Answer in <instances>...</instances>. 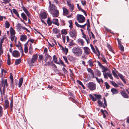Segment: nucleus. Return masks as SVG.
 <instances>
[{
	"mask_svg": "<svg viewBox=\"0 0 129 129\" xmlns=\"http://www.w3.org/2000/svg\"><path fill=\"white\" fill-rule=\"evenodd\" d=\"M49 4H50V11L51 13H52L53 17H57L59 15V11L57 10V8L55 5L53 4H51V2L49 1Z\"/></svg>",
	"mask_w": 129,
	"mask_h": 129,
	"instance_id": "nucleus-1",
	"label": "nucleus"
},
{
	"mask_svg": "<svg viewBox=\"0 0 129 129\" xmlns=\"http://www.w3.org/2000/svg\"><path fill=\"white\" fill-rule=\"evenodd\" d=\"M72 51L74 54L78 56H81L82 53V50L78 47H74L72 49Z\"/></svg>",
	"mask_w": 129,
	"mask_h": 129,
	"instance_id": "nucleus-2",
	"label": "nucleus"
},
{
	"mask_svg": "<svg viewBox=\"0 0 129 129\" xmlns=\"http://www.w3.org/2000/svg\"><path fill=\"white\" fill-rule=\"evenodd\" d=\"M93 95L95 97V98L91 94H90L89 95V96L90 98L93 102L96 101L97 99H98V100H100V99L102 98L101 95L100 94H94Z\"/></svg>",
	"mask_w": 129,
	"mask_h": 129,
	"instance_id": "nucleus-3",
	"label": "nucleus"
},
{
	"mask_svg": "<svg viewBox=\"0 0 129 129\" xmlns=\"http://www.w3.org/2000/svg\"><path fill=\"white\" fill-rule=\"evenodd\" d=\"M1 83L2 87L3 86V93H4L5 91L6 87L8 86L7 80L6 79L4 80L3 79H2Z\"/></svg>",
	"mask_w": 129,
	"mask_h": 129,
	"instance_id": "nucleus-4",
	"label": "nucleus"
},
{
	"mask_svg": "<svg viewBox=\"0 0 129 129\" xmlns=\"http://www.w3.org/2000/svg\"><path fill=\"white\" fill-rule=\"evenodd\" d=\"M87 86L91 90H94L96 89V84L93 82H89L87 84Z\"/></svg>",
	"mask_w": 129,
	"mask_h": 129,
	"instance_id": "nucleus-5",
	"label": "nucleus"
},
{
	"mask_svg": "<svg viewBox=\"0 0 129 129\" xmlns=\"http://www.w3.org/2000/svg\"><path fill=\"white\" fill-rule=\"evenodd\" d=\"M77 18V20L80 23H83L85 20V18L81 15H78Z\"/></svg>",
	"mask_w": 129,
	"mask_h": 129,
	"instance_id": "nucleus-6",
	"label": "nucleus"
},
{
	"mask_svg": "<svg viewBox=\"0 0 129 129\" xmlns=\"http://www.w3.org/2000/svg\"><path fill=\"white\" fill-rule=\"evenodd\" d=\"M69 34L70 36L73 38L75 39H74L75 40L76 36V31L75 29H73L70 31Z\"/></svg>",
	"mask_w": 129,
	"mask_h": 129,
	"instance_id": "nucleus-7",
	"label": "nucleus"
},
{
	"mask_svg": "<svg viewBox=\"0 0 129 129\" xmlns=\"http://www.w3.org/2000/svg\"><path fill=\"white\" fill-rule=\"evenodd\" d=\"M67 1V3L68 5V6L69 7L70 10L71 11H72L74 8V5L70 2V1Z\"/></svg>",
	"mask_w": 129,
	"mask_h": 129,
	"instance_id": "nucleus-8",
	"label": "nucleus"
},
{
	"mask_svg": "<svg viewBox=\"0 0 129 129\" xmlns=\"http://www.w3.org/2000/svg\"><path fill=\"white\" fill-rule=\"evenodd\" d=\"M47 49L46 48H45L44 50V53L45 54V59H44V61H45V62H46L47 61L48 58V55L47 53Z\"/></svg>",
	"mask_w": 129,
	"mask_h": 129,
	"instance_id": "nucleus-9",
	"label": "nucleus"
},
{
	"mask_svg": "<svg viewBox=\"0 0 129 129\" xmlns=\"http://www.w3.org/2000/svg\"><path fill=\"white\" fill-rule=\"evenodd\" d=\"M38 56L37 54L33 56V57L31 58V61H29L31 63H34L37 59Z\"/></svg>",
	"mask_w": 129,
	"mask_h": 129,
	"instance_id": "nucleus-10",
	"label": "nucleus"
},
{
	"mask_svg": "<svg viewBox=\"0 0 129 129\" xmlns=\"http://www.w3.org/2000/svg\"><path fill=\"white\" fill-rule=\"evenodd\" d=\"M47 17L46 14L45 12H41L40 15V17L41 19H45Z\"/></svg>",
	"mask_w": 129,
	"mask_h": 129,
	"instance_id": "nucleus-11",
	"label": "nucleus"
},
{
	"mask_svg": "<svg viewBox=\"0 0 129 129\" xmlns=\"http://www.w3.org/2000/svg\"><path fill=\"white\" fill-rule=\"evenodd\" d=\"M120 93L121 94L122 96L125 98H128V95L126 93V92L123 91H121L120 92Z\"/></svg>",
	"mask_w": 129,
	"mask_h": 129,
	"instance_id": "nucleus-12",
	"label": "nucleus"
},
{
	"mask_svg": "<svg viewBox=\"0 0 129 129\" xmlns=\"http://www.w3.org/2000/svg\"><path fill=\"white\" fill-rule=\"evenodd\" d=\"M12 54L13 56L15 57H18L19 55V52L16 50L13 51Z\"/></svg>",
	"mask_w": 129,
	"mask_h": 129,
	"instance_id": "nucleus-13",
	"label": "nucleus"
},
{
	"mask_svg": "<svg viewBox=\"0 0 129 129\" xmlns=\"http://www.w3.org/2000/svg\"><path fill=\"white\" fill-rule=\"evenodd\" d=\"M84 52L86 54L88 55L90 52V50L87 47H84Z\"/></svg>",
	"mask_w": 129,
	"mask_h": 129,
	"instance_id": "nucleus-14",
	"label": "nucleus"
},
{
	"mask_svg": "<svg viewBox=\"0 0 129 129\" xmlns=\"http://www.w3.org/2000/svg\"><path fill=\"white\" fill-rule=\"evenodd\" d=\"M118 75L124 83H126V82L124 77V76L121 74L120 73H118Z\"/></svg>",
	"mask_w": 129,
	"mask_h": 129,
	"instance_id": "nucleus-15",
	"label": "nucleus"
},
{
	"mask_svg": "<svg viewBox=\"0 0 129 129\" xmlns=\"http://www.w3.org/2000/svg\"><path fill=\"white\" fill-rule=\"evenodd\" d=\"M27 39V36L25 35H21L20 37V40L22 41H25Z\"/></svg>",
	"mask_w": 129,
	"mask_h": 129,
	"instance_id": "nucleus-16",
	"label": "nucleus"
},
{
	"mask_svg": "<svg viewBox=\"0 0 129 129\" xmlns=\"http://www.w3.org/2000/svg\"><path fill=\"white\" fill-rule=\"evenodd\" d=\"M23 9L28 17L29 18L30 16V14L28 10L24 7H23Z\"/></svg>",
	"mask_w": 129,
	"mask_h": 129,
	"instance_id": "nucleus-17",
	"label": "nucleus"
},
{
	"mask_svg": "<svg viewBox=\"0 0 129 129\" xmlns=\"http://www.w3.org/2000/svg\"><path fill=\"white\" fill-rule=\"evenodd\" d=\"M52 22L53 24L57 26H58L59 25L58 20L57 19H53L52 21Z\"/></svg>",
	"mask_w": 129,
	"mask_h": 129,
	"instance_id": "nucleus-18",
	"label": "nucleus"
},
{
	"mask_svg": "<svg viewBox=\"0 0 129 129\" xmlns=\"http://www.w3.org/2000/svg\"><path fill=\"white\" fill-rule=\"evenodd\" d=\"M111 91L113 94H116L118 93V90L114 88H113L111 89Z\"/></svg>",
	"mask_w": 129,
	"mask_h": 129,
	"instance_id": "nucleus-19",
	"label": "nucleus"
},
{
	"mask_svg": "<svg viewBox=\"0 0 129 129\" xmlns=\"http://www.w3.org/2000/svg\"><path fill=\"white\" fill-rule=\"evenodd\" d=\"M21 15L24 20L26 21H27V17L24 13H22L21 14Z\"/></svg>",
	"mask_w": 129,
	"mask_h": 129,
	"instance_id": "nucleus-20",
	"label": "nucleus"
},
{
	"mask_svg": "<svg viewBox=\"0 0 129 129\" xmlns=\"http://www.w3.org/2000/svg\"><path fill=\"white\" fill-rule=\"evenodd\" d=\"M95 72L96 75L100 77L101 76V72L98 69H96Z\"/></svg>",
	"mask_w": 129,
	"mask_h": 129,
	"instance_id": "nucleus-21",
	"label": "nucleus"
},
{
	"mask_svg": "<svg viewBox=\"0 0 129 129\" xmlns=\"http://www.w3.org/2000/svg\"><path fill=\"white\" fill-rule=\"evenodd\" d=\"M10 31L11 35H14L15 34V30L11 27L10 28Z\"/></svg>",
	"mask_w": 129,
	"mask_h": 129,
	"instance_id": "nucleus-22",
	"label": "nucleus"
},
{
	"mask_svg": "<svg viewBox=\"0 0 129 129\" xmlns=\"http://www.w3.org/2000/svg\"><path fill=\"white\" fill-rule=\"evenodd\" d=\"M53 59L55 63L58 64H60L59 62H57V58L55 55H54L53 56Z\"/></svg>",
	"mask_w": 129,
	"mask_h": 129,
	"instance_id": "nucleus-23",
	"label": "nucleus"
},
{
	"mask_svg": "<svg viewBox=\"0 0 129 129\" xmlns=\"http://www.w3.org/2000/svg\"><path fill=\"white\" fill-rule=\"evenodd\" d=\"M63 13L64 14L68 15V10L66 8L63 7Z\"/></svg>",
	"mask_w": 129,
	"mask_h": 129,
	"instance_id": "nucleus-24",
	"label": "nucleus"
},
{
	"mask_svg": "<svg viewBox=\"0 0 129 129\" xmlns=\"http://www.w3.org/2000/svg\"><path fill=\"white\" fill-rule=\"evenodd\" d=\"M5 107L6 109H7L9 106V102L8 100H6L5 101Z\"/></svg>",
	"mask_w": 129,
	"mask_h": 129,
	"instance_id": "nucleus-25",
	"label": "nucleus"
},
{
	"mask_svg": "<svg viewBox=\"0 0 129 129\" xmlns=\"http://www.w3.org/2000/svg\"><path fill=\"white\" fill-rule=\"evenodd\" d=\"M21 58H20L19 59H16L15 60V64L16 65H17L19 64L21 62Z\"/></svg>",
	"mask_w": 129,
	"mask_h": 129,
	"instance_id": "nucleus-26",
	"label": "nucleus"
},
{
	"mask_svg": "<svg viewBox=\"0 0 129 129\" xmlns=\"http://www.w3.org/2000/svg\"><path fill=\"white\" fill-rule=\"evenodd\" d=\"M68 59L71 61L74 60H75V58L72 56H69L68 57Z\"/></svg>",
	"mask_w": 129,
	"mask_h": 129,
	"instance_id": "nucleus-27",
	"label": "nucleus"
},
{
	"mask_svg": "<svg viewBox=\"0 0 129 129\" xmlns=\"http://www.w3.org/2000/svg\"><path fill=\"white\" fill-rule=\"evenodd\" d=\"M112 73L113 75L115 78L118 79H119V78L118 76L114 70L112 71Z\"/></svg>",
	"mask_w": 129,
	"mask_h": 129,
	"instance_id": "nucleus-28",
	"label": "nucleus"
},
{
	"mask_svg": "<svg viewBox=\"0 0 129 129\" xmlns=\"http://www.w3.org/2000/svg\"><path fill=\"white\" fill-rule=\"evenodd\" d=\"M88 63L90 66H93V63L91 59H89L87 62Z\"/></svg>",
	"mask_w": 129,
	"mask_h": 129,
	"instance_id": "nucleus-29",
	"label": "nucleus"
},
{
	"mask_svg": "<svg viewBox=\"0 0 129 129\" xmlns=\"http://www.w3.org/2000/svg\"><path fill=\"white\" fill-rule=\"evenodd\" d=\"M97 103L98 104L99 106L101 107H103V104L102 102H101L100 100H98Z\"/></svg>",
	"mask_w": 129,
	"mask_h": 129,
	"instance_id": "nucleus-30",
	"label": "nucleus"
},
{
	"mask_svg": "<svg viewBox=\"0 0 129 129\" xmlns=\"http://www.w3.org/2000/svg\"><path fill=\"white\" fill-rule=\"evenodd\" d=\"M12 11L13 13L16 14L17 17L19 18V16L18 14V13L17 11L15 9H13L12 10Z\"/></svg>",
	"mask_w": 129,
	"mask_h": 129,
	"instance_id": "nucleus-31",
	"label": "nucleus"
},
{
	"mask_svg": "<svg viewBox=\"0 0 129 129\" xmlns=\"http://www.w3.org/2000/svg\"><path fill=\"white\" fill-rule=\"evenodd\" d=\"M23 81V79L22 78H21L19 80V82L18 84V87H20Z\"/></svg>",
	"mask_w": 129,
	"mask_h": 129,
	"instance_id": "nucleus-32",
	"label": "nucleus"
},
{
	"mask_svg": "<svg viewBox=\"0 0 129 129\" xmlns=\"http://www.w3.org/2000/svg\"><path fill=\"white\" fill-rule=\"evenodd\" d=\"M101 68L102 69V72L103 73L106 72V71L108 70L107 68L106 67H105L104 66H102V67Z\"/></svg>",
	"mask_w": 129,
	"mask_h": 129,
	"instance_id": "nucleus-33",
	"label": "nucleus"
},
{
	"mask_svg": "<svg viewBox=\"0 0 129 129\" xmlns=\"http://www.w3.org/2000/svg\"><path fill=\"white\" fill-rule=\"evenodd\" d=\"M95 78L97 81L99 83H100L101 82H102V83H103L104 81L102 79H99L97 77H95Z\"/></svg>",
	"mask_w": 129,
	"mask_h": 129,
	"instance_id": "nucleus-34",
	"label": "nucleus"
},
{
	"mask_svg": "<svg viewBox=\"0 0 129 129\" xmlns=\"http://www.w3.org/2000/svg\"><path fill=\"white\" fill-rule=\"evenodd\" d=\"M101 55L102 56L101 58L102 61L103 62H104V63H106L107 61L105 58V56L102 55Z\"/></svg>",
	"mask_w": 129,
	"mask_h": 129,
	"instance_id": "nucleus-35",
	"label": "nucleus"
},
{
	"mask_svg": "<svg viewBox=\"0 0 129 129\" xmlns=\"http://www.w3.org/2000/svg\"><path fill=\"white\" fill-rule=\"evenodd\" d=\"M3 113V108L0 105V117L2 116Z\"/></svg>",
	"mask_w": 129,
	"mask_h": 129,
	"instance_id": "nucleus-36",
	"label": "nucleus"
},
{
	"mask_svg": "<svg viewBox=\"0 0 129 129\" xmlns=\"http://www.w3.org/2000/svg\"><path fill=\"white\" fill-rule=\"evenodd\" d=\"M112 84L115 87H118L119 86L118 85L114 82L112 81L111 82Z\"/></svg>",
	"mask_w": 129,
	"mask_h": 129,
	"instance_id": "nucleus-37",
	"label": "nucleus"
},
{
	"mask_svg": "<svg viewBox=\"0 0 129 129\" xmlns=\"http://www.w3.org/2000/svg\"><path fill=\"white\" fill-rule=\"evenodd\" d=\"M10 26L9 23L7 21L5 22V27L7 28H8Z\"/></svg>",
	"mask_w": 129,
	"mask_h": 129,
	"instance_id": "nucleus-38",
	"label": "nucleus"
},
{
	"mask_svg": "<svg viewBox=\"0 0 129 129\" xmlns=\"http://www.w3.org/2000/svg\"><path fill=\"white\" fill-rule=\"evenodd\" d=\"M53 31L55 34H56L59 33V30H58L57 28H55L53 29Z\"/></svg>",
	"mask_w": 129,
	"mask_h": 129,
	"instance_id": "nucleus-39",
	"label": "nucleus"
},
{
	"mask_svg": "<svg viewBox=\"0 0 129 129\" xmlns=\"http://www.w3.org/2000/svg\"><path fill=\"white\" fill-rule=\"evenodd\" d=\"M118 47L120 49L121 51H123L124 50V48L123 46L122 45H120L118 46Z\"/></svg>",
	"mask_w": 129,
	"mask_h": 129,
	"instance_id": "nucleus-40",
	"label": "nucleus"
},
{
	"mask_svg": "<svg viewBox=\"0 0 129 129\" xmlns=\"http://www.w3.org/2000/svg\"><path fill=\"white\" fill-rule=\"evenodd\" d=\"M105 86H106V88L107 89H109V88L110 87V86L109 85V84L107 82H106L105 83Z\"/></svg>",
	"mask_w": 129,
	"mask_h": 129,
	"instance_id": "nucleus-41",
	"label": "nucleus"
},
{
	"mask_svg": "<svg viewBox=\"0 0 129 129\" xmlns=\"http://www.w3.org/2000/svg\"><path fill=\"white\" fill-rule=\"evenodd\" d=\"M77 7L78 9L79 10L81 11H84V10L81 8L80 7L79 4H77Z\"/></svg>",
	"mask_w": 129,
	"mask_h": 129,
	"instance_id": "nucleus-42",
	"label": "nucleus"
},
{
	"mask_svg": "<svg viewBox=\"0 0 129 129\" xmlns=\"http://www.w3.org/2000/svg\"><path fill=\"white\" fill-rule=\"evenodd\" d=\"M61 34H64L66 35L67 34V32L66 29H63L61 31Z\"/></svg>",
	"mask_w": 129,
	"mask_h": 129,
	"instance_id": "nucleus-43",
	"label": "nucleus"
},
{
	"mask_svg": "<svg viewBox=\"0 0 129 129\" xmlns=\"http://www.w3.org/2000/svg\"><path fill=\"white\" fill-rule=\"evenodd\" d=\"M104 78L106 79H107L108 77V73H107L106 72H104L103 73Z\"/></svg>",
	"mask_w": 129,
	"mask_h": 129,
	"instance_id": "nucleus-44",
	"label": "nucleus"
},
{
	"mask_svg": "<svg viewBox=\"0 0 129 129\" xmlns=\"http://www.w3.org/2000/svg\"><path fill=\"white\" fill-rule=\"evenodd\" d=\"M82 34L83 36V37L86 40L87 43L88 44V41L86 38V35L85 34H83V33H82Z\"/></svg>",
	"mask_w": 129,
	"mask_h": 129,
	"instance_id": "nucleus-45",
	"label": "nucleus"
},
{
	"mask_svg": "<svg viewBox=\"0 0 129 129\" xmlns=\"http://www.w3.org/2000/svg\"><path fill=\"white\" fill-rule=\"evenodd\" d=\"M63 57L64 59L65 62L66 63H68V61L67 57L66 56H63Z\"/></svg>",
	"mask_w": 129,
	"mask_h": 129,
	"instance_id": "nucleus-46",
	"label": "nucleus"
},
{
	"mask_svg": "<svg viewBox=\"0 0 129 129\" xmlns=\"http://www.w3.org/2000/svg\"><path fill=\"white\" fill-rule=\"evenodd\" d=\"M78 41L81 43L82 45L84 43V41L82 39H79L78 40Z\"/></svg>",
	"mask_w": 129,
	"mask_h": 129,
	"instance_id": "nucleus-47",
	"label": "nucleus"
},
{
	"mask_svg": "<svg viewBox=\"0 0 129 129\" xmlns=\"http://www.w3.org/2000/svg\"><path fill=\"white\" fill-rule=\"evenodd\" d=\"M9 1H3V2H1V3L3 5H4V4H6L7 3H8L9 2Z\"/></svg>",
	"mask_w": 129,
	"mask_h": 129,
	"instance_id": "nucleus-48",
	"label": "nucleus"
},
{
	"mask_svg": "<svg viewBox=\"0 0 129 129\" xmlns=\"http://www.w3.org/2000/svg\"><path fill=\"white\" fill-rule=\"evenodd\" d=\"M108 76L110 78V79L112 80L113 79V78L112 76V74L111 73H108Z\"/></svg>",
	"mask_w": 129,
	"mask_h": 129,
	"instance_id": "nucleus-49",
	"label": "nucleus"
},
{
	"mask_svg": "<svg viewBox=\"0 0 129 129\" xmlns=\"http://www.w3.org/2000/svg\"><path fill=\"white\" fill-rule=\"evenodd\" d=\"M62 70L63 71L64 73V74H66L68 73V72L63 67L62 68Z\"/></svg>",
	"mask_w": 129,
	"mask_h": 129,
	"instance_id": "nucleus-50",
	"label": "nucleus"
},
{
	"mask_svg": "<svg viewBox=\"0 0 129 129\" xmlns=\"http://www.w3.org/2000/svg\"><path fill=\"white\" fill-rule=\"evenodd\" d=\"M10 78L11 80L12 83L13 81V78L12 74L11 73L10 74Z\"/></svg>",
	"mask_w": 129,
	"mask_h": 129,
	"instance_id": "nucleus-51",
	"label": "nucleus"
},
{
	"mask_svg": "<svg viewBox=\"0 0 129 129\" xmlns=\"http://www.w3.org/2000/svg\"><path fill=\"white\" fill-rule=\"evenodd\" d=\"M87 71L88 72L90 73V74L92 73L93 72V71L90 68H88L87 69Z\"/></svg>",
	"mask_w": 129,
	"mask_h": 129,
	"instance_id": "nucleus-52",
	"label": "nucleus"
},
{
	"mask_svg": "<svg viewBox=\"0 0 129 129\" xmlns=\"http://www.w3.org/2000/svg\"><path fill=\"white\" fill-rule=\"evenodd\" d=\"M22 26H21V25L20 23H18L17 25V28L19 29H21L22 28Z\"/></svg>",
	"mask_w": 129,
	"mask_h": 129,
	"instance_id": "nucleus-53",
	"label": "nucleus"
},
{
	"mask_svg": "<svg viewBox=\"0 0 129 129\" xmlns=\"http://www.w3.org/2000/svg\"><path fill=\"white\" fill-rule=\"evenodd\" d=\"M19 49L20 51L22 53V54H23V51L22 50V48L21 46H19Z\"/></svg>",
	"mask_w": 129,
	"mask_h": 129,
	"instance_id": "nucleus-54",
	"label": "nucleus"
},
{
	"mask_svg": "<svg viewBox=\"0 0 129 129\" xmlns=\"http://www.w3.org/2000/svg\"><path fill=\"white\" fill-rule=\"evenodd\" d=\"M15 38V35H12L11 36V39L12 41H14V38Z\"/></svg>",
	"mask_w": 129,
	"mask_h": 129,
	"instance_id": "nucleus-55",
	"label": "nucleus"
},
{
	"mask_svg": "<svg viewBox=\"0 0 129 129\" xmlns=\"http://www.w3.org/2000/svg\"><path fill=\"white\" fill-rule=\"evenodd\" d=\"M90 46L91 49L92 51H93V52H95V49H94V47H93V46L91 44L90 45Z\"/></svg>",
	"mask_w": 129,
	"mask_h": 129,
	"instance_id": "nucleus-56",
	"label": "nucleus"
},
{
	"mask_svg": "<svg viewBox=\"0 0 129 129\" xmlns=\"http://www.w3.org/2000/svg\"><path fill=\"white\" fill-rule=\"evenodd\" d=\"M82 4L83 6H85L86 4V2L85 1H81Z\"/></svg>",
	"mask_w": 129,
	"mask_h": 129,
	"instance_id": "nucleus-57",
	"label": "nucleus"
},
{
	"mask_svg": "<svg viewBox=\"0 0 129 129\" xmlns=\"http://www.w3.org/2000/svg\"><path fill=\"white\" fill-rule=\"evenodd\" d=\"M29 53L30 54H31L32 53V48L30 47L29 48Z\"/></svg>",
	"mask_w": 129,
	"mask_h": 129,
	"instance_id": "nucleus-58",
	"label": "nucleus"
},
{
	"mask_svg": "<svg viewBox=\"0 0 129 129\" xmlns=\"http://www.w3.org/2000/svg\"><path fill=\"white\" fill-rule=\"evenodd\" d=\"M59 61L60 63L64 67H65L66 66L64 63L63 62H62V60L59 58Z\"/></svg>",
	"mask_w": 129,
	"mask_h": 129,
	"instance_id": "nucleus-59",
	"label": "nucleus"
},
{
	"mask_svg": "<svg viewBox=\"0 0 129 129\" xmlns=\"http://www.w3.org/2000/svg\"><path fill=\"white\" fill-rule=\"evenodd\" d=\"M108 49H109V50L111 51V52L112 51V50L111 49V46L110 45H108Z\"/></svg>",
	"mask_w": 129,
	"mask_h": 129,
	"instance_id": "nucleus-60",
	"label": "nucleus"
},
{
	"mask_svg": "<svg viewBox=\"0 0 129 129\" xmlns=\"http://www.w3.org/2000/svg\"><path fill=\"white\" fill-rule=\"evenodd\" d=\"M24 52L25 53H26L28 51L27 47H24Z\"/></svg>",
	"mask_w": 129,
	"mask_h": 129,
	"instance_id": "nucleus-61",
	"label": "nucleus"
},
{
	"mask_svg": "<svg viewBox=\"0 0 129 129\" xmlns=\"http://www.w3.org/2000/svg\"><path fill=\"white\" fill-rule=\"evenodd\" d=\"M7 64L8 65H10V58H8L7 59Z\"/></svg>",
	"mask_w": 129,
	"mask_h": 129,
	"instance_id": "nucleus-62",
	"label": "nucleus"
},
{
	"mask_svg": "<svg viewBox=\"0 0 129 129\" xmlns=\"http://www.w3.org/2000/svg\"><path fill=\"white\" fill-rule=\"evenodd\" d=\"M64 52H65V51L66 52V54L68 52V48H66V47H65L64 48Z\"/></svg>",
	"mask_w": 129,
	"mask_h": 129,
	"instance_id": "nucleus-63",
	"label": "nucleus"
},
{
	"mask_svg": "<svg viewBox=\"0 0 129 129\" xmlns=\"http://www.w3.org/2000/svg\"><path fill=\"white\" fill-rule=\"evenodd\" d=\"M77 83L80 85L82 84V83L79 80H77L76 81Z\"/></svg>",
	"mask_w": 129,
	"mask_h": 129,
	"instance_id": "nucleus-64",
	"label": "nucleus"
}]
</instances>
